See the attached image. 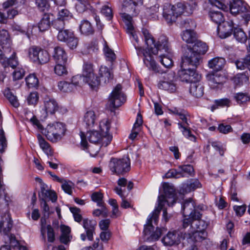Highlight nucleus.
I'll list each match as a JSON object with an SVG mask.
<instances>
[{
  "label": "nucleus",
  "instance_id": "nucleus-53",
  "mask_svg": "<svg viewBox=\"0 0 250 250\" xmlns=\"http://www.w3.org/2000/svg\"><path fill=\"white\" fill-rule=\"evenodd\" d=\"M25 81L29 88L37 87L39 85V80L35 74H30L26 78Z\"/></svg>",
  "mask_w": 250,
  "mask_h": 250
},
{
  "label": "nucleus",
  "instance_id": "nucleus-8",
  "mask_svg": "<svg viewBox=\"0 0 250 250\" xmlns=\"http://www.w3.org/2000/svg\"><path fill=\"white\" fill-rule=\"evenodd\" d=\"M152 212L149 215L147 219L146 224L144 226L143 232L145 236H149L147 238L148 241H155L158 240L161 235L167 231V229L164 227H157L156 230L153 231L154 227L152 225V221H154V223L155 225H157L159 216L157 217V220H155L154 218L151 216H152Z\"/></svg>",
  "mask_w": 250,
  "mask_h": 250
},
{
  "label": "nucleus",
  "instance_id": "nucleus-38",
  "mask_svg": "<svg viewBox=\"0 0 250 250\" xmlns=\"http://www.w3.org/2000/svg\"><path fill=\"white\" fill-rule=\"evenodd\" d=\"M96 120V115L93 111L86 112L84 116L83 122L85 124L87 128L93 127Z\"/></svg>",
  "mask_w": 250,
  "mask_h": 250
},
{
  "label": "nucleus",
  "instance_id": "nucleus-5",
  "mask_svg": "<svg viewBox=\"0 0 250 250\" xmlns=\"http://www.w3.org/2000/svg\"><path fill=\"white\" fill-rule=\"evenodd\" d=\"M182 210L184 216L182 220L184 229H186L191 224L194 219H199L202 216L199 211L195 209V204L191 198L184 201L182 206Z\"/></svg>",
  "mask_w": 250,
  "mask_h": 250
},
{
  "label": "nucleus",
  "instance_id": "nucleus-4",
  "mask_svg": "<svg viewBox=\"0 0 250 250\" xmlns=\"http://www.w3.org/2000/svg\"><path fill=\"white\" fill-rule=\"evenodd\" d=\"M163 188L164 194L158 197V207L152 212L151 216L154 218L155 220H157L161 210L166 203L170 206H172L176 202V194L173 187L168 183H165Z\"/></svg>",
  "mask_w": 250,
  "mask_h": 250
},
{
  "label": "nucleus",
  "instance_id": "nucleus-3",
  "mask_svg": "<svg viewBox=\"0 0 250 250\" xmlns=\"http://www.w3.org/2000/svg\"><path fill=\"white\" fill-rule=\"evenodd\" d=\"M142 32L146 44L147 46H150L152 54L157 55L159 51H164L167 54H170L171 52V49L167 37L165 35L160 36L157 42L155 43L153 37L147 29L143 28Z\"/></svg>",
  "mask_w": 250,
  "mask_h": 250
},
{
  "label": "nucleus",
  "instance_id": "nucleus-23",
  "mask_svg": "<svg viewBox=\"0 0 250 250\" xmlns=\"http://www.w3.org/2000/svg\"><path fill=\"white\" fill-rule=\"evenodd\" d=\"M82 225L86 233L87 238L88 240L92 241L93 239V234L95 233L97 226V222L93 219L84 218L83 220Z\"/></svg>",
  "mask_w": 250,
  "mask_h": 250
},
{
  "label": "nucleus",
  "instance_id": "nucleus-19",
  "mask_svg": "<svg viewBox=\"0 0 250 250\" xmlns=\"http://www.w3.org/2000/svg\"><path fill=\"white\" fill-rule=\"evenodd\" d=\"M207 79L211 88H216L223 85L224 78L218 71L211 72L207 75Z\"/></svg>",
  "mask_w": 250,
  "mask_h": 250
},
{
  "label": "nucleus",
  "instance_id": "nucleus-28",
  "mask_svg": "<svg viewBox=\"0 0 250 250\" xmlns=\"http://www.w3.org/2000/svg\"><path fill=\"white\" fill-rule=\"evenodd\" d=\"M204 89L203 84L199 81H196L190 84L189 92L196 98H200L203 96Z\"/></svg>",
  "mask_w": 250,
  "mask_h": 250
},
{
  "label": "nucleus",
  "instance_id": "nucleus-9",
  "mask_svg": "<svg viewBox=\"0 0 250 250\" xmlns=\"http://www.w3.org/2000/svg\"><path fill=\"white\" fill-rule=\"evenodd\" d=\"M109 167L113 174L125 175L130 170V160L128 157L112 158L109 163Z\"/></svg>",
  "mask_w": 250,
  "mask_h": 250
},
{
  "label": "nucleus",
  "instance_id": "nucleus-6",
  "mask_svg": "<svg viewBox=\"0 0 250 250\" xmlns=\"http://www.w3.org/2000/svg\"><path fill=\"white\" fill-rule=\"evenodd\" d=\"M130 38L131 39V41L133 42V40L136 43L133 42L134 46L136 50L137 55L139 57L141 56H144L143 62L145 65L148 68V69L153 71L154 73H157L160 72L158 65L156 64L154 61L153 57L152 56V52L150 49V46H147L148 51L146 49H144L139 45H137L136 44H138L136 41L133 38L131 35L129 34ZM139 40V39H138Z\"/></svg>",
  "mask_w": 250,
  "mask_h": 250
},
{
  "label": "nucleus",
  "instance_id": "nucleus-46",
  "mask_svg": "<svg viewBox=\"0 0 250 250\" xmlns=\"http://www.w3.org/2000/svg\"><path fill=\"white\" fill-rule=\"evenodd\" d=\"M233 36L238 42L241 43H245L247 40V36L246 33L240 28L235 27L234 28Z\"/></svg>",
  "mask_w": 250,
  "mask_h": 250
},
{
  "label": "nucleus",
  "instance_id": "nucleus-2",
  "mask_svg": "<svg viewBox=\"0 0 250 250\" xmlns=\"http://www.w3.org/2000/svg\"><path fill=\"white\" fill-rule=\"evenodd\" d=\"M189 53L183 56L181 63V69L179 71V76L182 82L194 83L199 78V75L195 71V68L198 65V58Z\"/></svg>",
  "mask_w": 250,
  "mask_h": 250
},
{
  "label": "nucleus",
  "instance_id": "nucleus-11",
  "mask_svg": "<svg viewBox=\"0 0 250 250\" xmlns=\"http://www.w3.org/2000/svg\"><path fill=\"white\" fill-rule=\"evenodd\" d=\"M83 77L85 80V82L88 83L89 86L94 89L100 83V80L95 75L94 73L93 64L89 62H84L83 66Z\"/></svg>",
  "mask_w": 250,
  "mask_h": 250
},
{
  "label": "nucleus",
  "instance_id": "nucleus-16",
  "mask_svg": "<svg viewBox=\"0 0 250 250\" xmlns=\"http://www.w3.org/2000/svg\"><path fill=\"white\" fill-rule=\"evenodd\" d=\"M166 7L168 8H171L177 18L184 14L188 15L192 13L190 5L184 2H178L174 5H172L169 3H166Z\"/></svg>",
  "mask_w": 250,
  "mask_h": 250
},
{
  "label": "nucleus",
  "instance_id": "nucleus-17",
  "mask_svg": "<svg viewBox=\"0 0 250 250\" xmlns=\"http://www.w3.org/2000/svg\"><path fill=\"white\" fill-rule=\"evenodd\" d=\"M234 24L232 21H224L217 26V33L221 39L229 37L234 29Z\"/></svg>",
  "mask_w": 250,
  "mask_h": 250
},
{
  "label": "nucleus",
  "instance_id": "nucleus-34",
  "mask_svg": "<svg viewBox=\"0 0 250 250\" xmlns=\"http://www.w3.org/2000/svg\"><path fill=\"white\" fill-rule=\"evenodd\" d=\"M202 216L199 219H194L191 224L189 225L190 229L192 230H197L199 231H206L208 227V223L204 220L201 219Z\"/></svg>",
  "mask_w": 250,
  "mask_h": 250
},
{
  "label": "nucleus",
  "instance_id": "nucleus-21",
  "mask_svg": "<svg viewBox=\"0 0 250 250\" xmlns=\"http://www.w3.org/2000/svg\"><path fill=\"white\" fill-rule=\"evenodd\" d=\"M12 41L7 30L0 29V46L5 53H10L11 51Z\"/></svg>",
  "mask_w": 250,
  "mask_h": 250
},
{
  "label": "nucleus",
  "instance_id": "nucleus-60",
  "mask_svg": "<svg viewBox=\"0 0 250 250\" xmlns=\"http://www.w3.org/2000/svg\"><path fill=\"white\" fill-rule=\"evenodd\" d=\"M54 67V72L58 76H63L67 73V71L65 66L66 63H55Z\"/></svg>",
  "mask_w": 250,
  "mask_h": 250
},
{
  "label": "nucleus",
  "instance_id": "nucleus-51",
  "mask_svg": "<svg viewBox=\"0 0 250 250\" xmlns=\"http://www.w3.org/2000/svg\"><path fill=\"white\" fill-rule=\"evenodd\" d=\"M114 191L118 194L122 199V202L121 204V207L124 208H131V206L129 202L125 199V196L124 195L123 191L121 188L116 187L114 188Z\"/></svg>",
  "mask_w": 250,
  "mask_h": 250
},
{
  "label": "nucleus",
  "instance_id": "nucleus-24",
  "mask_svg": "<svg viewBox=\"0 0 250 250\" xmlns=\"http://www.w3.org/2000/svg\"><path fill=\"white\" fill-rule=\"evenodd\" d=\"M0 63L3 68H5V71L9 67L14 69L19 65V62L15 52H13L11 56L8 58L5 57L4 55L3 57H1L0 58Z\"/></svg>",
  "mask_w": 250,
  "mask_h": 250
},
{
  "label": "nucleus",
  "instance_id": "nucleus-62",
  "mask_svg": "<svg viewBox=\"0 0 250 250\" xmlns=\"http://www.w3.org/2000/svg\"><path fill=\"white\" fill-rule=\"evenodd\" d=\"M69 209L73 214L74 220L80 224L82 223L83 219L81 214V209L76 207H70Z\"/></svg>",
  "mask_w": 250,
  "mask_h": 250
},
{
  "label": "nucleus",
  "instance_id": "nucleus-49",
  "mask_svg": "<svg viewBox=\"0 0 250 250\" xmlns=\"http://www.w3.org/2000/svg\"><path fill=\"white\" fill-rule=\"evenodd\" d=\"M234 99L239 104H243L250 100V96L247 93L239 92L234 96Z\"/></svg>",
  "mask_w": 250,
  "mask_h": 250
},
{
  "label": "nucleus",
  "instance_id": "nucleus-22",
  "mask_svg": "<svg viewBox=\"0 0 250 250\" xmlns=\"http://www.w3.org/2000/svg\"><path fill=\"white\" fill-rule=\"evenodd\" d=\"M174 76L172 73H168L164 77V81L160 82L158 84L160 89L167 90L170 93L176 90V86L173 82Z\"/></svg>",
  "mask_w": 250,
  "mask_h": 250
},
{
  "label": "nucleus",
  "instance_id": "nucleus-61",
  "mask_svg": "<svg viewBox=\"0 0 250 250\" xmlns=\"http://www.w3.org/2000/svg\"><path fill=\"white\" fill-rule=\"evenodd\" d=\"M14 71L12 73L13 79L17 81L21 79L25 75V70L23 68L19 66L14 68Z\"/></svg>",
  "mask_w": 250,
  "mask_h": 250
},
{
  "label": "nucleus",
  "instance_id": "nucleus-13",
  "mask_svg": "<svg viewBox=\"0 0 250 250\" xmlns=\"http://www.w3.org/2000/svg\"><path fill=\"white\" fill-rule=\"evenodd\" d=\"M249 8L250 7L247 3L242 0H232L229 5V9L231 14H244L246 18H250Z\"/></svg>",
  "mask_w": 250,
  "mask_h": 250
},
{
  "label": "nucleus",
  "instance_id": "nucleus-32",
  "mask_svg": "<svg viewBox=\"0 0 250 250\" xmlns=\"http://www.w3.org/2000/svg\"><path fill=\"white\" fill-rule=\"evenodd\" d=\"M225 62L226 61L223 58H215L208 62V66L210 68H212L216 71H218L223 68Z\"/></svg>",
  "mask_w": 250,
  "mask_h": 250
},
{
  "label": "nucleus",
  "instance_id": "nucleus-29",
  "mask_svg": "<svg viewBox=\"0 0 250 250\" xmlns=\"http://www.w3.org/2000/svg\"><path fill=\"white\" fill-rule=\"evenodd\" d=\"M0 226L1 229L3 228V232L7 235L13 226L12 221L9 213H5L1 216Z\"/></svg>",
  "mask_w": 250,
  "mask_h": 250
},
{
  "label": "nucleus",
  "instance_id": "nucleus-59",
  "mask_svg": "<svg viewBox=\"0 0 250 250\" xmlns=\"http://www.w3.org/2000/svg\"><path fill=\"white\" fill-rule=\"evenodd\" d=\"M183 172L178 171L176 169H170L165 175V177L166 178H180L181 177H185Z\"/></svg>",
  "mask_w": 250,
  "mask_h": 250
},
{
  "label": "nucleus",
  "instance_id": "nucleus-14",
  "mask_svg": "<svg viewBox=\"0 0 250 250\" xmlns=\"http://www.w3.org/2000/svg\"><path fill=\"white\" fill-rule=\"evenodd\" d=\"M192 47L188 46L187 49L185 51L183 56L189 53L191 54L192 58L193 56H196L198 58V64H199V62L201 59V55L205 54L208 50V46L206 43L201 41L196 40L194 42Z\"/></svg>",
  "mask_w": 250,
  "mask_h": 250
},
{
  "label": "nucleus",
  "instance_id": "nucleus-26",
  "mask_svg": "<svg viewBox=\"0 0 250 250\" xmlns=\"http://www.w3.org/2000/svg\"><path fill=\"white\" fill-rule=\"evenodd\" d=\"M44 107L46 113L50 114L55 113L59 108L55 99L48 96L44 98Z\"/></svg>",
  "mask_w": 250,
  "mask_h": 250
},
{
  "label": "nucleus",
  "instance_id": "nucleus-45",
  "mask_svg": "<svg viewBox=\"0 0 250 250\" xmlns=\"http://www.w3.org/2000/svg\"><path fill=\"white\" fill-rule=\"evenodd\" d=\"M160 62L166 68H170L173 66V62L171 58V52L167 55L160 54Z\"/></svg>",
  "mask_w": 250,
  "mask_h": 250
},
{
  "label": "nucleus",
  "instance_id": "nucleus-52",
  "mask_svg": "<svg viewBox=\"0 0 250 250\" xmlns=\"http://www.w3.org/2000/svg\"><path fill=\"white\" fill-rule=\"evenodd\" d=\"M58 87L61 91L65 93L70 92L74 90L72 84L66 81L59 82L58 83Z\"/></svg>",
  "mask_w": 250,
  "mask_h": 250
},
{
  "label": "nucleus",
  "instance_id": "nucleus-44",
  "mask_svg": "<svg viewBox=\"0 0 250 250\" xmlns=\"http://www.w3.org/2000/svg\"><path fill=\"white\" fill-rule=\"evenodd\" d=\"M249 80V78L244 73H239L236 75L232 81L236 86H240L247 83Z\"/></svg>",
  "mask_w": 250,
  "mask_h": 250
},
{
  "label": "nucleus",
  "instance_id": "nucleus-37",
  "mask_svg": "<svg viewBox=\"0 0 250 250\" xmlns=\"http://www.w3.org/2000/svg\"><path fill=\"white\" fill-rule=\"evenodd\" d=\"M247 50L250 52V44L247 47ZM235 65L238 69L244 70L247 68L250 70V55L247 56L244 59H241L235 62Z\"/></svg>",
  "mask_w": 250,
  "mask_h": 250
},
{
  "label": "nucleus",
  "instance_id": "nucleus-47",
  "mask_svg": "<svg viewBox=\"0 0 250 250\" xmlns=\"http://www.w3.org/2000/svg\"><path fill=\"white\" fill-rule=\"evenodd\" d=\"M189 238L193 237L195 241H201L204 240L207 236L206 231L191 230L188 232Z\"/></svg>",
  "mask_w": 250,
  "mask_h": 250
},
{
  "label": "nucleus",
  "instance_id": "nucleus-30",
  "mask_svg": "<svg viewBox=\"0 0 250 250\" xmlns=\"http://www.w3.org/2000/svg\"><path fill=\"white\" fill-rule=\"evenodd\" d=\"M37 137L39 145L43 152L47 155L48 158L52 157L54 152L50 144L40 134H38Z\"/></svg>",
  "mask_w": 250,
  "mask_h": 250
},
{
  "label": "nucleus",
  "instance_id": "nucleus-40",
  "mask_svg": "<svg viewBox=\"0 0 250 250\" xmlns=\"http://www.w3.org/2000/svg\"><path fill=\"white\" fill-rule=\"evenodd\" d=\"M3 94L13 106L14 107H18L19 106L20 103L17 96L12 93L9 88L5 89L4 90Z\"/></svg>",
  "mask_w": 250,
  "mask_h": 250
},
{
  "label": "nucleus",
  "instance_id": "nucleus-56",
  "mask_svg": "<svg viewBox=\"0 0 250 250\" xmlns=\"http://www.w3.org/2000/svg\"><path fill=\"white\" fill-rule=\"evenodd\" d=\"M214 103V104L211 106L212 111L219 106H229L230 105V101L228 98H223L221 99L215 100Z\"/></svg>",
  "mask_w": 250,
  "mask_h": 250
},
{
  "label": "nucleus",
  "instance_id": "nucleus-39",
  "mask_svg": "<svg viewBox=\"0 0 250 250\" xmlns=\"http://www.w3.org/2000/svg\"><path fill=\"white\" fill-rule=\"evenodd\" d=\"M79 27L81 32L85 35H92L94 32L91 23L87 20L82 21Z\"/></svg>",
  "mask_w": 250,
  "mask_h": 250
},
{
  "label": "nucleus",
  "instance_id": "nucleus-42",
  "mask_svg": "<svg viewBox=\"0 0 250 250\" xmlns=\"http://www.w3.org/2000/svg\"><path fill=\"white\" fill-rule=\"evenodd\" d=\"M208 15L210 20L218 25L223 22L225 20L223 14L219 11H210Z\"/></svg>",
  "mask_w": 250,
  "mask_h": 250
},
{
  "label": "nucleus",
  "instance_id": "nucleus-12",
  "mask_svg": "<svg viewBox=\"0 0 250 250\" xmlns=\"http://www.w3.org/2000/svg\"><path fill=\"white\" fill-rule=\"evenodd\" d=\"M122 85L118 84L110 94L108 102L110 107H118L125 102L126 96L122 91Z\"/></svg>",
  "mask_w": 250,
  "mask_h": 250
},
{
  "label": "nucleus",
  "instance_id": "nucleus-18",
  "mask_svg": "<svg viewBox=\"0 0 250 250\" xmlns=\"http://www.w3.org/2000/svg\"><path fill=\"white\" fill-rule=\"evenodd\" d=\"M99 127L100 133L104 135V139H105L103 143L104 146H107L112 140V135L109 133L110 128V123L108 120H103L100 122Z\"/></svg>",
  "mask_w": 250,
  "mask_h": 250
},
{
  "label": "nucleus",
  "instance_id": "nucleus-20",
  "mask_svg": "<svg viewBox=\"0 0 250 250\" xmlns=\"http://www.w3.org/2000/svg\"><path fill=\"white\" fill-rule=\"evenodd\" d=\"M52 56L55 63H66L67 62V54L62 47L55 46L52 53Z\"/></svg>",
  "mask_w": 250,
  "mask_h": 250
},
{
  "label": "nucleus",
  "instance_id": "nucleus-15",
  "mask_svg": "<svg viewBox=\"0 0 250 250\" xmlns=\"http://www.w3.org/2000/svg\"><path fill=\"white\" fill-rule=\"evenodd\" d=\"M187 116L188 114L185 111H183L181 114H180L179 117L182 122L178 123V128L186 138L195 142L196 138L191 133Z\"/></svg>",
  "mask_w": 250,
  "mask_h": 250
},
{
  "label": "nucleus",
  "instance_id": "nucleus-1",
  "mask_svg": "<svg viewBox=\"0 0 250 250\" xmlns=\"http://www.w3.org/2000/svg\"><path fill=\"white\" fill-rule=\"evenodd\" d=\"M143 4V0H125L122 8V10L125 12L120 13L125 23L126 32L131 35L137 42H138V36L132 24V17L138 16L140 11V7Z\"/></svg>",
  "mask_w": 250,
  "mask_h": 250
},
{
  "label": "nucleus",
  "instance_id": "nucleus-41",
  "mask_svg": "<svg viewBox=\"0 0 250 250\" xmlns=\"http://www.w3.org/2000/svg\"><path fill=\"white\" fill-rule=\"evenodd\" d=\"M159 8V5L158 4H155L149 8H147L145 12L147 18L149 19H157Z\"/></svg>",
  "mask_w": 250,
  "mask_h": 250
},
{
  "label": "nucleus",
  "instance_id": "nucleus-63",
  "mask_svg": "<svg viewBox=\"0 0 250 250\" xmlns=\"http://www.w3.org/2000/svg\"><path fill=\"white\" fill-rule=\"evenodd\" d=\"M83 75H77L73 76L71 79V82L70 83L72 84L73 88L77 86H80L83 83L85 82V80L84 79Z\"/></svg>",
  "mask_w": 250,
  "mask_h": 250
},
{
  "label": "nucleus",
  "instance_id": "nucleus-58",
  "mask_svg": "<svg viewBox=\"0 0 250 250\" xmlns=\"http://www.w3.org/2000/svg\"><path fill=\"white\" fill-rule=\"evenodd\" d=\"M180 24L182 28H185L187 29H192L196 26L195 21L190 18H186L182 20Z\"/></svg>",
  "mask_w": 250,
  "mask_h": 250
},
{
  "label": "nucleus",
  "instance_id": "nucleus-27",
  "mask_svg": "<svg viewBox=\"0 0 250 250\" xmlns=\"http://www.w3.org/2000/svg\"><path fill=\"white\" fill-rule=\"evenodd\" d=\"M86 137L91 143L94 144H100L104 146L103 144L105 139H104L103 135L100 132L96 130H89L87 132Z\"/></svg>",
  "mask_w": 250,
  "mask_h": 250
},
{
  "label": "nucleus",
  "instance_id": "nucleus-43",
  "mask_svg": "<svg viewBox=\"0 0 250 250\" xmlns=\"http://www.w3.org/2000/svg\"><path fill=\"white\" fill-rule=\"evenodd\" d=\"M212 5L224 11H227L229 9V5L232 0H208Z\"/></svg>",
  "mask_w": 250,
  "mask_h": 250
},
{
  "label": "nucleus",
  "instance_id": "nucleus-50",
  "mask_svg": "<svg viewBox=\"0 0 250 250\" xmlns=\"http://www.w3.org/2000/svg\"><path fill=\"white\" fill-rule=\"evenodd\" d=\"M73 34V32L69 30L62 29L59 31L57 39L60 42H65Z\"/></svg>",
  "mask_w": 250,
  "mask_h": 250
},
{
  "label": "nucleus",
  "instance_id": "nucleus-55",
  "mask_svg": "<svg viewBox=\"0 0 250 250\" xmlns=\"http://www.w3.org/2000/svg\"><path fill=\"white\" fill-rule=\"evenodd\" d=\"M91 197V200L93 202L97 203L98 206L103 207L105 209L104 203L103 200V195L102 193L99 192H94L92 194Z\"/></svg>",
  "mask_w": 250,
  "mask_h": 250
},
{
  "label": "nucleus",
  "instance_id": "nucleus-25",
  "mask_svg": "<svg viewBox=\"0 0 250 250\" xmlns=\"http://www.w3.org/2000/svg\"><path fill=\"white\" fill-rule=\"evenodd\" d=\"M180 241V235L176 230L169 231L162 239V242L164 245L169 246L178 244Z\"/></svg>",
  "mask_w": 250,
  "mask_h": 250
},
{
  "label": "nucleus",
  "instance_id": "nucleus-54",
  "mask_svg": "<svg viewBox=\"0 0 250 250\" xmlns=\"http://www.w3.org/2000/svg\"><path fill=\"white\" fill-rule=\"evenodd\" d=\"M201 187V184L200 183L197 179L191 180L189 183H188L185 187V189L186 192H190L193 191L196 188H200Z\"/></svg>",
  "mask_w": 250,
  "mask_h": 250
},
{
  "label": "nucleus",
  "instance_id": "nucleus-48",
  "mask_svg": "<svg viewBox=\"0 0 250 250\" xmlns=\"http://www.w3.org/2000/svg\"><path fill=\"white\" fill-rule=\"evenodd\" d=\"M41 200H46L49 199L52 202H55L57 200V196L56 193L51 190L47 189L41 194H39Z\"/></svg>",
  "mask_w": 250,
  "mask_h": 250
},
{
  "label": "nucleus",
  "instance_id": "nucleus-57",
  "mask_svg": "<svg viewBox=\"0 0 250 250\" xmlns=\"http://www.w3.org/2000/svg\"><path fill=\"white\" fill-rule=\"evenodd\" d=\"M208 143L215 149V150L219 152L221 156H224V152L226 149L225 146H224L221 142L219 141H209Z\"/></svg>",
  "mask_w": 250,
  "mask_h": 250
},
{
  "label": "nucleus",
  "instance_id": "nucleus-7",
  "mask_svg": "<svg viewBox=\"0 0 250 250\" xmlns=\"http://www.w3.org/2000/svg\"><path fill=\"white\" fill-rule=\"evenodd\" d=\"M66 128L65 125L61 122H56L48 125L44 132H42L48 140L56 143L64 135Z\"/></svg>",
  "mask_w": 250,
  "mask_h": 250
},
{
  "label": "nucleus",
  "instance_id": "nucleus-10",
  "mask_svg": "<svg viewBox=\"0 0 250 250\" xmlns=\"http://www.w3.org/2000/svg\"><path fill=\"white\" fill-rule=\"evenodd\" d=\"M30 60L37 64H44L50 60V55L48 51L40 46L33 45L28 50Z\"/></svg>",
  "mask_w": 250,
  "mask_h": 250
},
{
  "label": "nucleus",
  "instance_id": "nucleus-64",
  "mask_svg": "<svg viewBox=\"0 0 250 250\" xmlns=\"http://www.w3.org/2000/svg\"><path fill=\"white\" fill-rule=\"evenodd\" d=\"M58 18L66 21L72 18V15L68 10L62 9L58 13Z\"/></svg>",
  "mask_w": 250,
  "mask_h": 250
},
{
  "label": "nucleus",
  "instance_id": "nucleus-31",
  "mask_svg": "<svg viewBox=\"0 0 250 250\" xmlns=\"http://www.w3.org/2000/svg\"><path fill=\"white\" fill-rule=\"evenodd\" d=\"M52 15L49 13H45L38 23V27L40 31L47 30L50 27L52 22L51 17Z\"/></svg>",
  "mask_w": 250,
  "mask_h": 250
},
{
  "label": "nucleus",
  "instance_id": "nucleus-33",
  "mask_svg": "<svg viewBox=\"0 0 250 250\" xmlns=\"http://www.w3.org/2000/svg\"><path fill=\"white\" fill-rule=\"evenodd\" d=\"M184 41L188 43H193L197 40L196 33L193 29H186L181 34Z\"/></svg>",
  "mask_w": 250,
  "mask_h": 250
},
{
  "label": "nucleus",
  "instance_id": "nucleus-35",
  "mask_svg": "<svg viewBox=\"0 0 250 250\" xmlns=\"http://www.w3.org/2000/svg\"><path fill=\"white\" fill-rule=\"evenodd\" d=\"M101 80L104 83H108L113 78V75L106 66H101L99 72Z\"/></svg>",
  "mask_w": 250,
  "mask_h": 250
},
{
  "label": "nucleus",
  "instance_id": "nucleus-36",
  "mask_svg": "<svg viewBox=\"0 0 250 250\" xmlns=\"http://www.w3.org/2000/svg\"><path fill=\"white\" fill-rule=\"evenodd\" d=\"M163 15L167 22L169 24L175 22L177 19L171 8L166 7V3L163 6Z\"/></svg>",
  "mask_w": 250,
  "mask_h": 250
}]
</instances>
